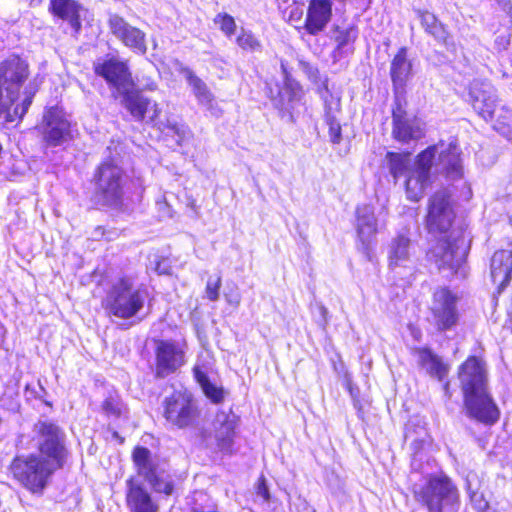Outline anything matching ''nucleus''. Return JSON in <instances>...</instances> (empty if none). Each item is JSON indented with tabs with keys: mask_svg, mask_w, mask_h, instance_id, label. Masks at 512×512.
I'll list each match as a JSON object with an SVG mask.
<instances>
[{
	"mask_svg": "<svg viewBox=\"0 0 512 512\" xmlns=\"http://www.w3.org/2000/svg\"><path fill=\"white\" fill-rule=\"evenodd\" d=\"M121 103L134 120L139 122L146 121V123L152 124L168 135L176 136V143L178 145H181L190 135L189 128L183 123L170 119L166 121L159 120L161 109L158 103L144 96L140 91H126L123 94Z\"/></svg>",
	"mask_w": 512,
	"mask_h": 512,
	"instance_id": "nucleus-6",
	"label": "nucleus"
},
{
	"mask_svg": "<svg viewBox=\"0 0 512 512\" xmlns=\"http://www.w3.org/2000/svg\"><path fill=\"white\" fill-rule=\"evenodd\" d=\"M330 17V0H310L305 20V29L309 34L316 35L324 30L330 21Z\"/></svg>",
	"mask_w": 512,
	"mask_h": 512,
	"instance_id": "nucleus-25",
	"label": "nucleus"
},
{
	"mask_svg": "<svg viewBox=\"0 0 512 512\" xmlns=\"http://www.w3.org/2000/svg\"><path fill=\"white\" fill-rule=\"evenodd\" d=\"M389 170L395 180L406 175L405 182L407 198L419 201L425 189L431 183L432 174H443L446 178L455 180L462 176L463 168L460 152L456 145L440 143L428 147L421 152L413 169L410 166V154H387Z\"/></svg>",
	"mask_w": 512,
	"mask_h": 512,
	"instance_id": "nucleus-1",
	"label": "nucleus"
},
{
	"mask_svg": "<svg viewBox=\"0 0 512 512\" xmlns=\"http://www.w3.org/2000/svg\"><path fill=\"white\" fill-rule=\"evenodd\" d=\"M149 297L147 286L138 283L132 277L124 276L111 284L102 306L109 317L129 320L143 310Z\"/></svg>",
	"mask_w": 512,
	"mask_h": 512,
	"instance_id": "nucleus-5",
	"label": "nucleus"
},
{
	"mask_svg": "<svg viewBox=\"0 0 512 512\" xmlns=\"http://www.w3.org/2000/svg\"><path fill=\"white\" fill-rule=\"evenodd\" d=\"M459 379L466 415L485 425L495 424L500 417V411L488 393L486 372L476 357L468 358L461 365Z\"/></svg>",
	"mask_w": 512,
	"mask_h": 512,
	"instance_id": "nucleus-4",
	"label": "nucleus"
},
{
	"mask_svg": "<svg viewBox=\"0 0 512 512\" xmlns=\"http://www.w3.org/2000/svg\"><path fill=\"white\" fill-rule=\"evenodd\" d=\"M193 373L197 383L200 385L203 393L208 399H210L215 404H219L224 400V389L213 384L209 380L206 372H204L199 366H195Z\"/></svg>",
	"mask_w": 512,
	"mask_h": 512,
	"instance_id": "nucleus-32",
	"label": "nucleus"
},
{
	"mask_svg": "<svg viewBox=\"0 0 512 512\" xmlns=\"http://www.w3.org/2000/svg\"><path fill=\"white\" fill-rule=\"evenodd\" d=\"M49 10L57 17L67 20L73 27L79 28V4L74 0H51Z\"/></svg>",
	"mask_w": 512,
	"mask_h": 512,
	"instance_id": "nucleus-31",
	"label": "nucleus"
},
{
	"mask_svg": "<svg viewBox=\"0 0 512 512\" xmlns=\"http://www.w3.org/2000/svg\"><path fill=\"white\" fill-rule=\"evenodd\" d=\"M123 404L116 395H109L102 404L103 412L109 417L118 418L121 416Z\"/></svg>",
	"mask_w": 512,
	"mask_h": 512,
	"instance_id": "nucleus-34",
	"label": "nucleus"
},
{
	"mask_svg": "<svg viewBox=\"0 0 512 512\" xmlns=\"http://www.w3.org/2000/svg\"><path fill=\"white\" fill-rule=\"evenodd\" d=\"M320 311H321V314H322L323 316H325V314H326V312H327V311H326V309H325L324 307H320Z\"/></svg>",
	"mask_w": 512,
	"mask_h": 512,
	"instance_id": "nucleus-48",
	"label": "nucleus"
},
{
	"mask_svg": "<svg viewBox=\"0 0 512 512\" xmlns=\"http://www.w3.org/2000/svg\"><path fill=\"white\" fill-rule=\"evenodd\" d=\"M133 462L138 476L146 480L157 493L171 495L174 489V481L164 465L152 456L146 447H136L132 453Z\"/></svg>",
	"mask_w": 512,
	"mask_h": 512,
	"instance_id": "nucleus-10",
	"label": "nucleus"
},
{
	"mask_svg": "<svg viewBox=\"0 0 512 512\" xmlns=\"http://www.w3.org/2000/svg\"><path fill=\"white\" fill-rule=\"evenodd\" d=\"M237 421V416L231 410L219 411L215 416L213 422L215 439L219 450L224 453L232 452Z\"/></svg>",
	"mask_w": 512,
	"mask_h": 512,
	"instance_id": "nucleus-19",
	"label": "nucleus"
},
{
	"mask_svg": "<svg viewBox=\"0 0 512 512\" xmlns=\"http://www.w3.org/2000/svg\"><path fill=\"white\" fill-rule=\"evenodd\" d=\"M214 22L227 37H231L236 30L234 18L227 13L217 14L214 18Z\"/></svg>",
	"mask_w": 512,
	"mask_h": 512,
	"instance_id": "nucleus-35",
	"label": "nucleus"
},
{
	"mask_svg": "<svg viewBox=\"0 0 512 512\" xmlns=\"http://www.w3.org/2000/svg\"><path fill=\"white\" fill-rule=\"evenodd\" d=\"M225 298L229 304H231L235 307H237L240 304L241 297L237 292L236 293H227V294H225Z\"/></svg>",
	"mask_w": 512,
	"mask_h": 512,
	"instance_id": "nucleus-41",
	"label": "nucleus"
},
{
	"mask_svg": "<svg viewBox=\"0 0 512 512\" xmlns=\"http://www.w3.org/2000/svg\"><path fill=\"white\" fill-rule=\"evenodd\" d=\"M34 93V91H25V97L22 103L20 105H16L14 108L13 114L15 117H18L19 119L23 118L32 103Z\"/></svg>",
	"mask_w": 512,
	"mask_h": 512,
	"instance_id": "nucleus-37",
	"label": "nucleus"
},
{
	"mask_svg": "<svg viewBox=\"0 0 512 512\" xmlns=\"http://www.w3.org/2000/svg\"><path fill=\"white\" fill-rule=\"evenodd\" d=\"M308 74H309V77H310L314 82H317L318 80H320V77H319V71H318L316 68L309 67V68H308Z\"/></svg>",
	"mask_w": 512,
	"mask_h": 512,
	"instance_id": "nucleus-42",
	"label": "nucleus"
},
{
	"mask_svg": "<svg viewBox=\"0 0 512 512\" xmlns=\"http://www.w3.org/2000/svg\"><path fill=\"white\" fill-rule=\"evenodd\" d=\"M421 25L425 32L432 36L435 41L441 45L448 46L451 36L445 25L431 12L426 10H416Z\"/></svg>",
	"mask_w": 512,
	"mask_h": 512,
	"instance_id": "nucleus-28",
	"label": "nucleus"
},
{
	"mask_svg": "<svg viewBox=\"0 0 512 512\" xmlns=\"http://www.w3.org/2000/svg\"><path fill=\"white\" fill-rule=\"evenodd\" d=\"M28 76V64L19 56L11 55L0 63V83L15 100Z\"/></svg>",
	"mask_w": 512,
	"mask_h": 512,
	"instance_id": "nucleus-14",
	"label": "nucleus"
},
{
	"mask_svg": "<svg viewBox=\"0 0 512 512\" xmlns=\"http://www.w3.org/2000/svg\"><path fill=\"white\" fill-rule=\"evenodd\" d=\"M257 496L261 497L265 502L269 501L270 499L268 486L266 484V480L264 479V477H261L258 481Z\"/></svg>",
	"mask_w": 512,
	"mask_h": 512,
	"instance_id": "nucleus-40",
	"label": "nucleus"
},
{
	"mask_svg": "<svg viewBox=\"0 0 512 512\" xmlns=\"http://www.w3.org/2000/svg\"><path fill=\"white\" fill-rule=\"evenodd\" d=\"M318 93L324 103L325 120L329 126L330 139L333 143H338L341 138V127L336 121L335 113L339 110L340 99L329 91L326 80L318 87Z\"/></svg>",
	"mask_w": 512,
	"mask_h": 512,
	"instance_id": "nucleus-23",
	"label": "nucleus"
},
{
	"mask_svg": "<svg viewBox=\"0 0 512 512\" xmlns=\"http://www.w3.org/2000/svg\"><path fill=\"white\" fill-rule=\"evenodd\" d=\"M221 276H211L208 278L205 288L206 297L210 301H217L219 299V290L221 288Z\"/></svg>",
	"mask_w": 512,
	"mask_h": 512,
	"instance_id": "nucleus-36",
	"label": "nucleus"
},
{
	"mask_svg": "<svg viewBox=\"0 0 512 512\" xmlns=\"http://www.w3.org/2000/svg\"><path fill=\"white\" fill-rule=\"evenodd\" d=\"M44 140L50 146H59L72 138L71 123L59 108H50L44 115Z\"/></svg>",
	"mask_w": 512,
	"mask_h": 512,
	"instance_id": "nucleus-16",
	"label": "nucleus"
},
{
	"mask_svg": "<svg viewBox=\"0 0 512 512\" xmlns=\"http://www.w3.org/2000/svg\"><path fill=\"white\" fill-rule=\"evenodd\" d=\"M512 274V251H496L491 259V277L500 288L508 285Z\"/></svg>",
	"mask_w": 512,
	"mask_h": 512,
	"instance_id": "nucleus-27",
	"label": "nucleus"
},
{
	"mask_svg": "<svg viewBox=\"0 0 512 512\" xmlns=\"http://www.w3.org/2000/svg\"><path fill=\"white\" fill-rule=\"evenodd\" d=\"M36 427L41 436L39 451L17 456L11 464L14 477L33 493L46 487L53 473L63 466L67 454L63 433L57 425L39 422Z\"/></svg>",
	"mask_w": 512,
	"mask_h": 512,
	"instance_id": "nucleus-3",
	"label": "nucleus"
},
{
	"mask_svg": "<svg viewBox=\"0 0 512 512\" xmlns=\"http://www.w3.org/2000/svg\"><path fill=\"white\" fill-rule=\"evenodd\" d=\"M455 214L450 201V193L443 189L430 199L427 228L436 237L427 252L428 260L436 265L440 272L454 274L464 260L465 239L462 228L452 227Z\"/></svg>",
	"mask_w": 512,
	"mask_h": 512,
	"instance_id": "nucleus-2",
	"label": "nucleus"
},
{
	"mask_svg": "<svg viewBox=\"0 0 512 512\" xmlns=\"http://www.w3.org/2000/svg\"><path fill=\"white\" fill-rule=\"evenodd\" d=\"M108 27L112 35L125 47L137 54H146V34L141 29L132 26L117 14L109 15Z\"/></svg>",
	"mask_w": 512,
	"mask_h": 512,
	"instance_id": "nucleus-12",
	"label": "nucleus"
},
{
	"mask_svg": "<svg viewBox=\"0 0 512 512\" xmlns=\"http://www.w3.org/2000/svg\"><path fill=\"white\" fill-rule=\"evenodd\" d=\"M281 69H282V70H283V72L286 74V68H285V65H284V63H283V62L281 63Z\"/></svg>",
	"mask_w": 512,
	"mask_h": 512,
	"instance_id": "nucleus-49",
	"label": "nucleus"
},
{
	"mask_svg": "<svg viewBox=\"0 0 512 512\" xmlns=\"http://www.w3.org/2000/svg\"><path fill=\"white\" fill-rule=\"evenodd\" d=\"M390 76L395 94L400 97L407 82L412 77V63L407 57L406 47H401L393 57L390 65Z\"/></svg>",
	"mask_w": 512,
	"mask_h": 512,
	"instance_id": "nucleus-24",
	"label": "nucleus"
},
{
	"mask_svg": "<svg viewBox=\"0 0 512 512\" xmlns=\"http://www.w3.org/2000/svg\"><path fill=\"white\" fill-rule=\"evenodd\" d=\"M136 80L142 90L154 91L157 89V83L155 80L144 73L137 75Z\"/></svg>",
	"mask_w": 512,
	"mask_h": 512,
	"instance_id": "nucleus-39",
	"label": "nucleus"
},
{
	"mask_svg": "<svg viewBox=\"0 0 512 512\" xmlns=\"http://www.w3.org/2000/svg\"><path fill=\"white\" fill-rule=\"evenodd\" d=\"M163 417L172 426L185 429L196 425L200 409L193 394L185 389L175 390L162 402Z\"/></svg>",
	"mask_w": 512,
	"mask_h": 512,
	"instance_id": "nucleus-9",
	"label": "nucleus"
},
{
	"mask_svg": "<svg viewBox=\"0 0 512 512\" xmlns=\"http://www.w3.org/2000/svg\"><path fill=\"white\" fill-rule=\"evenodd\" d=\"M416 498L429 512H457L460 504L457 487L443 474L430 476L416 492Z\"/></svg>",
	"mask_w": 512,
	"mask_h": 512,
	"instance_id": "nucleus-7",
	"label": "nucleus"
},
{
	"mask_svg": "<svg viewBox=\"0 0 512 512\" xmlns=\"http://www.w3.org/2000/svg\"><path fill=\"white\" fill-rule=\"evenodd\" d=\"M468 491H469L470 500H471L473 506L475 507V509L477 510V512H481V511L487 509L488 507H490L488 501L484 498L482 493H479L477 491H472L470 486L468 487Z\"/></svg>",
	"mask_w": 512,
	"mask_h": 512,
	"instance_id": "nucleus-38",
	"label": "nucleus"
},
{
	"mask_svg": "<svg viewBox=\"0 0 512 512\" xmlns=\"http://www.w3.org/2000/svg\"><path fill=\"white\" fill-rule=\"evenodd\" d=\"M418 363L426 370V372L442 381L448 374L449 367L442 359L434 354L428 348L418 349L417 351Z\"/></svg>",
	"mask_w": 512,
	"mask_h": 512,
	"instance_id": "nucleus-29",
	"label": "nucleus"
},
{
	"mask_svg": "<svg viewBox=\"0 0 512 512\" xmlns=\"http://www.w3.org/2000/svg\"><path fill=\"white\" fill-rule=\"evenodd\" d=\"M395 108H393V135L401 142L421 137V129L415 119L407 117L405 110L402 108L400 97H395Z\"/></svg>",
	"mask_w": 512,
	"mask_h": 512,
	"instance_id": "nucleus-22",
	"label": "nucleus"
},
{
	"mask_svg": "<svg viewBox=\"0 0 512 512\" xmlns=\"http://www.w3.org/2000/svg\"><path fill=\"white\" fill-rule=\"evenodd\" d=\"M237 45L248 52H258L261 51L262 45L261 42L256 38V36L248 30L241 29L239 35L236 38Z\"/></svg>",
	"mask_w": 512,
	"mask_h": 512,
	"instance_id": "nucleus-33",
	"label": "nucleus"
},
{
	"mask_svg": "<svg viewBox=\"0 0 512 512\" xmlns=\"http://www.w3.org/2000/svg\"><path fill=\"white\" fill-rule=\"evenodd\" d=\"M415 255V246L412 243L408 232L397 234L390 242L388 247L389 267H408L412 263Z\"/></svg>",
	"mask_w": 512,
	"mask_h": 512,
	"instance_id": "nucleus-20",
	"label": "nucleus"
},
{
	"mask_svg": "<svg viewBox=\"0 0 512 512\" xmlns=\"http://www.w3.org/2000/svg\"><path fill=\"white\" fill-rule=\"evenodd\" d=\"M346 388L348 392L352 395V383L350 381H347Z\"/></svg>",
	"mask_w": 512,
	"mask_h": 512,
	"instance_id": "nucleus-46",
	"label": "nucleus"
},
{
	"mask_svg": "<svg viewBox=\"0 0 512 512\" xmlns=\"http://www.w3.org/2000/svg\"><path fill=\"white\" fill-rule=\"evenodd\" d=\"M96 194L99 201L108 207L122 206L128 176L114 160L103 161L95 173Z\"/></svg>",
	"mask_w": 512,
	"mask_h": 512,
	"instance_id": "nucleus-8",
	"label": "nucleus"
},
{
	"mask_svg": "<svg viewBox=\"0 0 512 512\" xmlns=\"http://www.w3.org/2000/svg\"><path fill=\"white\" fill-rule=\"evenodd\" d=\"M301 97L302 90L300 86L286 77L284 86L278 90L277 96L271 99L275 108L282 113H288L292 118V112L296 104L300 102Z\"/></svg>",
	"mask_w": 512,
	"mask_h": 512,
	"instance_id": "nucleus-26",
	"label": "nucleus"
},
{
	"mask_svg": "<svg viewBox=\"0 0 512 512\" xmlns=\"http://www.w3.org/2000/svg\"><path fill=\"white\" fill-rule=\"evenodd\" d=\"M94 70L97 75L116 87L123 86L131 77L127 62L115 56L99 59L94 63Z\"/></svg>",
	"mask_w": 512,
	"mask_h": 512,
	"instance_id": "nucleus-18",
	"label": "nucleus"
},
{
	"mask_svg": "<svg viewBox=\"0 0 512 512\" xmlns=\"http://www.w3.org/2000/svg\"><path fill=\"white\" fill-rule=\"evenodd\" d=\"M156 368L157 378H165L176 372L185 363L184 345L171 340L156 341Z\"/></svg>",
	"mask_w": 512,
	"mask_h": 512,
	"instance_id": "nucleus-11",
	"label": "nucleus"
},
{
	"mask_svg": "<svg viewBox=\"0 0 512 512\" xmlns=\"http://www.w3.org/2000/svg\"><path fill=\"white\" fill-rule=\"evenodd\" d=\"M469 99L475 112L485 121L493 119L498 97L490 82L473 80L469 88Z\"/></svg>",
	"mask_w": 512,
	"mask_h": 512,
	"instance_id": "nucleus-15",
	"label": "nucleus"
},
{
	"mask_svg": "<svg viewBox=\"0 0 512 512\" xmlns=\"http://www.w3.org/2000/svg\"><path fill=\"white\" fill-rule=\"evenodd\" d=\"M338 46L336 49V53L340 54L343 47L346 45V40L341 39L340 37L337 38Z\"/></svg>",
	"mask_w": 512,
	"mask_h": 512,
	"instance_id": "nucleus-43",
	"label": "nucleus"
},
{
	"mask_svg": "<svg viewBox=\"0 0 512 512\" xmlns=\"http://www.w3.org/2000/svg\"><path fill=\"white\" fill-rule=\"evenodd\" d=\"M103 235H104L103 227L98 226L95 229L94 234H93L94 239H98L100 236H103Z\"/></svg>",
	"mask_w": 512,
	"mask_h": 512,
	"instance_id": "nucleus-44",
	"label": "nucleus"
},
{
	"mask_svg": "<svg viewBox=\"0 0 512 512\" xmlns=\"http://www.w3.org/2000/svg\"><path fill=\"white\" fill-rule=\"evenodd\" d=\"M481 512H498V511L490 506V507H488L487 509H485V510H483Z\"/></svg>",
	"mask_w": 512,
	"mask_h": 512,
	"instance_id": "nucleus-47",
	"label": "nucleus"
},
{
	"mask_svg": "<svg viewBox=\"0 0 512 512\" xmlns=\"http://www.w3.org/2000/svg\"><path fill=\"white\" fill-rule=\"evenodd\" d=\"M457 297L447 288H440L434 292L432 313L436 326L440 331L453 328L459 319Z\"/></svg>",
	"mask_w": 512,
	"mask_h": 512,
	"instance_id": "nucleus-13",
	"label": "nucleus"
},
{
	"mask_svg": "<svg viewBox=\"0 0 512 512\" xmlns=\"http://www.w3.org/2000/svg\"><path fill=\"white\" fill-rule=\"evenodd\" d=\"M359 1V4H360V7L361 8H364L366 6H368L371 2V0H358Z\"/></svg>",
	"mask_w": 512,
	"mask_h": 512,
	"instance_id": "nucleus-45",
	"label": "nucleus"
},
{
	"mask_svg": "<svg viewBox=\"0 0 512 512\" xmlns=\"http://www.w3.org/2000/svg\"><path fill=\"white\" fill-rule=\"evenodd\" d=\"M180 73L191 86L198 103L207 108H211L214 102V95L209 90L206 83L188 67H181Z\"/></svg>",
	"mask_w": 512,
	"mask_h": 512,
	"instance_id": "nucleus-30",
	"label": "nucleus"
},
{
	"mask_svg": "<svg viewBox=\"0 0 512 512\" xmlns=\"http://www.w3.org/2000/svg\"><path fill=\"white\" fill-rule=\"evenodd\" d=\"M126 499L132 512H158V504L138 478L127 480Z\"/></svg>",
	"mask_w": 512,
	"mask_h": 512,
	"instance_id": "nucleus-21",
	"label": "nucleus"
},
{
	"mask_svg": "<svg viewBox=\"0 0 512 512\" xmlns=\"http://www.w3.org/2000/svg\"><path fill=\"white\" fill-rule=\"evenodd\" d=\"M377 233V220L373 207L365 205L357 210V238L360 250L368 259L375 245Z\"/></svg>",
	"mask_w": 512,
	"mask_h": 512,
	"instance_id": "nucleus-17",
	"label": "nucleus"
}]
</instances>
